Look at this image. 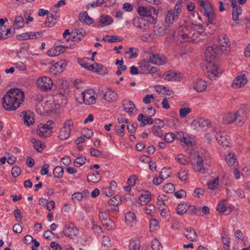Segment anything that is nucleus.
Segmentation results:
<instances>
[{
  "label": "nucleus",
  "instance_id": "f257e3e1",
  "mask_svg": "<svg viewBox=\"0 0 250 250\" xmlns=\"http://www.w3.org/2000/svg\"><path fill=\"white\" fill-rule=\"evenodd\" d=\"M24 99L23 91L18 88H12L9 90L3 96L2 106L7 111H13L20 107Z\"/></svg>",
  "mask_w": 250,
  "mask_h": 250
},
{
  "label": "nucleus",
  "instance_id": "f03ea898",
  "mask_svg": "<svg viewBox=\"0 0 250 250\" xmlns=\"http://www.w3.org/2000/svg\"><path fill=\"white\" fill-rule=\"evenodd\" d=\"M181 32V36L183 39H187V41L194 40L195 37H197L203 32L202 31H197L194 27V24H186L184 27H182Z\"/></svg>",
  "mask_w": 250,
  "mask_h": 250
},
{
  "label": "nucleus",
  "instance_id": "7ed1b4c3",
  "mask_svg": "<svg viewBox=\"0 0 250 250\" xmlns=\"http://www.w3.org/2000/svg\"><path fill=\"white\" fill-rule=\"evenodd\" d=\"M200 5L203 8V13L208 19V23L207 25L208 26L209 24L213 23L215 19V15L212 6L208 0H201Z\"/></svg>",
  "mask_w": 250,
  "mask_h": 250
},
{
  "label": "nucleus",
  "instance_id": "20e7f679",
  "mask_svg": "<svg viewBox=\"0 0 250 250\" xmlns=\"http://www.w3.org/2000/svg\"><path fill=\"white\" fill-rule=\"evenodd\" d=\"M137 12L141 16L145 17L150 20V22H154L157 17L156 10L152 6L147 7L139 6L137 9Z\"/></svg>",
  "mask_w": 250,
  "mask_h": 250
},
{
  "label": "nucleus",
  "instance_id": "39448f33",
  "mask_svg": "<svg viewBox=\"0 0 250 250\" xmlns=\"http://www.w3.org/2000/svg\"><path fill=\"white\" fill-rule=\"evenodd\" d=\"M54 122L52 120L48 121L46 124H40L37 129V134L41 137H48L51 136Z\"/></svg>",
  "mask_w": 250,
  "mask_h": 250
},
{
  "label": "nucleus",
  "instance_id": "423d86ee",
  "mask_svg": "<svg viewBox=\"0 0 250 250\" xmlns=\"http://www.w3.org/2000/svg\"><path fill=\"white\" fill-rule=\"evenodd\" d=\"M85 34V30L82 28L76 29L75 30L74 32H72L71 33H70L68 29H66L63 33L62 36L65 38L67 35H70L69 38L66 39L67 42L69 40H71L73 42H79L83 38Z\"/></svg>",
  "mask_w": 250,
  "mask_h": 250
},
{
  "label": "nucleus",
  "instance_id": "0eeeda50",
  "mask_svg": "<svg viewBox=\"0 0 250 250\" xmlns=\"http://www.w3.org/2000/svg\"><path fill=\"white\" fill-rule=\"evenodd\" d=\"M37 86L41 90L47 91L51 90L53 87V82L52 80L48 77H42L39 78L36 82Z\"/></svg>",
  "mask_w": 250,
  "mask_h": 250
},
{
  "label": "nucleus",
  "instance_id": "6e6552de",
  "mask_svg": "<svg viewBox=\"0 0 250 250\" xmlns=\"http://www.w3.org/2000/svg\"><path fill=\"white\" fill-rule=\"evenodd\" d=\"M218 45H215L216 50L222 53L226 52L229 47V41L228 36L225 34H222L219 36Z\"/></svg>",
  "mask_w": 250,
  "mask_h": 250
},
{
  "label": "nucleus",
  "instance_id": "1a4fd4ad",
  "mask_svg": "<svg viewBox=\"0 0 250 250\" xmlns=\"http://www.w3.org/2000/svg\"><path fill=\"white\" fill-rule=\"evenodd\" d=\"M215 45L208 47L205 52V60L208 63H214L215 60L217 58L218 54L221 53L218 52Z\"/></svg>",
  "mask_w": 250,
  "mask_h": 250
},
{
  "label": "nucleus",
  "instance_id": "9d476101",
  "mask_svg": "<svg viewBox=\"0 0 250 250\" xmlns=\"http://www.w3.org/2000/svg\"><path fill=\"white\" fill-rule=\"evenodd\" d=\"M73 125V123L71 120H67L65 121L63 127L59 132V137L61 140H65L69 138L71 132L70 127Z\"/></svg>",
  "mask_w": 250,
  "mask_h": 250
},
{
  "label": "nucleus",
  "instance_id": "9b49d317",
  "mask_svg": "<svg viewBox=\"0 0 250 250\" xmlns=\"http://www.w3.org/2000/svg\"><path fill=\"white\" fill-rule=\"evenodd\" d=\"M197 160L195 164L192 163V166L193 170L195 171H198L201 173H205L209 167L207 163L204 164L203 159L197 155Z\"/></svg>",
  "mask_w": 250,
  "mask_h": 250
},
{
  "label": "nucleus",
  "instance_id": "f8f14e48",
  "mask_svg": "<svg viewBox=\"0 0 250 250\" xmlns=\"http://www.w3.org/2000/svg\"><path fill=\"white\" fill-rule=\"evenodd\" d=\"M163 78L167 81H180L183 78V74L174 70H169L164 73Z\"/></svg>",
  "mask_w": 250,
  "mask_h": 250
},
{
  "label": "nucleus",
  "instance_id": "ddd939ff",
  "mask_svg": "<svg viewBox=\"0 0 250 250\" xmlns=\"http://www.w3.org/2000/svg\"><path fill=\"white\" fill-rule=\"evenodd\" d=\"M63 232L65 236L73 238L78 234L79 231L73 223H69L65 225Z\"/></svg>",
  "mask_w": 250,
  "mask_h": 250
},
{
  "label": "nucleus",
  "instance_id": "4468645a",
  "mask_svg": "<svg viewBox=\"0 0 250 250\" xmlns=\"http://www.w3.org/2000/svg\"><path fill=\"white\" fill-rule=\"evenodd\" d=\"M167 58L164 55L159 54H153L149 59L150 62L157 65H164L167 63Z\"/></svg>",
  "mask_w": 250,
  "mask_h": 250
},
{
  "label": "nucleus",
  "instance_id": "2eb2a0df",
  "mask_svg": "<svg viewBox=\"0 0 250 250\" xmlns=\"http://www.w3.org/2000/svg\"><path fill=\"white\" fill-rule=\"evenodd\" d=\"M133 25L140 29L146 30L148 28L149 23L143 17H135L133 20Z\"/></svg>",
  "mask_w": 250,
  "mask_h": 250
},
{
  "label": "nucleus",
  "instance_id": "dca6fc26",
  "mask_svg": "<svg viewBox=\"0 0 250 250\" xmlns=\"http://www.w3.org/2000/svg\"><path fill=\"white\" fill-rule=\"evenodd\" d=\"M66 65L64 61L62 60L60 62H58L50 67V72L53 75L60 74L65 69Z\"/></svg>",
  "mask_w": 250,
  "mask_h": 250
},
{
  "label": "nucleus",
  "instance_id": "f3484780",
  "mask_svg": "<svg viewBox=\"0 0 250 250\" xmlns=\"http://www.w3.org/2000/svg\"><path fill=\"white\" fill-rule=\"evenodd\" d=\"M140 74H154L157 72L158 68L149 64V62H145L140 66Z\"/></svg>",
  "mask_w": 250,
  "mask_h": 250
},
{
  "label": "nucleus",
  "instance_id": "a211bd4d",
  "mask_svg": "<svg viewBox=\"0 0 250 250\" xmlns=\"http://www.w3.org/2000/svg\"><path fill=\"white\" fill-rule=\"evenodd\" d=\"M247 78L245 74H241L234 79L232 83V86L234 88L243 87L247 83Z\"/></svg>",
  "mask_w": 250,
  "mask_h": 250
},
{
  "label": "nucleus",
  "instance_id": "6ab92c4d",
  "mask_svg": "<svg viewBox=\"0 0 250 250\" xmlns=\"http://www.w3.org/2000/svg\"><path fill=\"white\" fill-rule=\"evenodd\" d=\"M81 95V97L83 99V103L85 104H94L96 102V98L95 97L91 95L88 91H84V92H83Z\"/></svg>",
  "mask_w": 250,
  "mask_h": 250
},
{
  "label": "nucleus",
  "instance_id": "aec40b11",
  "mask_svg": "<svg viewBox=\"0 0 250 250\" xmlns=\"http://www.w3.org/2000/svg\"><path fill=\"white\" fill-rule=\"evenodd\" d=\"M184 235L191 242L196 241L198 237L195 230L191 227L186 228L185 229Z\"/></svg>",
  "mask_w": 250,
  "mask_h": 250
},
{
  "label": "nucleus",
  "instance_id": "412c9836",
  "mask_svg": "<svg viewBox=\"0 0 250 250\" xmlns=\"http://www.w3.org/2000/svg\"><path fill=\"white\" fill-rule=\"evenodd\" d=\"M215 138L218 143L223 146L228 147L229 146V142L227 140L226 135L225 132H216Z\"/></svg>",
  "mask_w": 250,
  "mask_h": 250
},
{
  "label": "nucleus",
  "instance_id": "4be33fe9",
  "mask_svg": "<svg viewBox=\"0 0 250 250\" xmlns=\"http://www.w3.org/2000/svg\"><path fill=\"white\" fill-rule=\"evenodd\" d=\"M21 114L23 116L24 124L27 125H31L34 123V114L30 111H24Z\"/></svg>",
  "mask_w": 250,
  "mask_h": 250
},
{
  "label": "nucleus",
  "instance_id": "5701e85b",
  "mask_svg": "<svg viewBox=\"0 0 250 250\" xmlns=\"http://www.w3.org/2000/svg\"><path fill=\"white\" fill-rule=\"evenodd\" d=\"M24 18H25V13L23 14V16L19 15L16 16L13 23L14 29H18L24 27L25 23Z\"/></svg>",
  "mask_w": 250,
  "mask_h": 250
},
{
  "label": "nucleus",
  "instance_id": "b1692460",
  "mask_svg": "<svg viewBox=\"0 0 250 250\" xmlns=\"http://www.w3.org/2000/svg\"><path fill=\"white\" fill-rule=\"evenodd\" d=\"M88 70L94 72L99 73L101 74H105L107 71V69L102 64L98 63H94L89 65Z\"/></svg>",
  "mask_w": 250,
  "mask_h": 250
},
{
  "label": "nucleus",
  "instance_id": "393cba45",
  "mask_svg": "<svg viewBox=\"0 0 250 250\" xmlns=\"http://www.w3.org/2000/svg\"><path fill=\"white\" fill-rule=\"evenodd\" d=\"M194 89L198 92H202L207 88L206 82L201 79H198L194 83Z\"/></svg>",
  "mask_w": 250,
  "mask_h": 250
},
{
  "label": "nucleus",
  "instance_id": "a878e982",
  "mask_svg": "<svg viewBox=\"0 0 250 250\" xmlns=\"http://www.w3.org/2000/svg\"><path fill=\"white\" fill-rule=\"evenodd\" d=\"M103 97L108 102H114L117 99V94L115 91L108 89L104 94Z\"/></svg>",
  "mask_w": 250,
  "mask_h": 250
},
{
  "label": "nucleus",
  "instance_id": "bb28decb",
  "mask_svg": "<svg viewBox=\"0 0 250 250\" xmlns=\"http://www.w3.org/2000/svg\"><path fill=\"white\" fill-rule=\"evenodd\" d=\"M178 18L177 14L169 10L166 16L165 22L168 26H169L173 23L174 21L177 20Z\"/></svg>",
  "mask_w": 250,
  "mask_h": 250
},
{
  "label": "nucleus",
  "instance_id": "cd10ccee",
  "mask_svg": "<svg viewBox=\"0 0 250 250\" xmlns=\"http://www.w3.org/2000/svg\"><path fill=\"white\" fill-rule=\"evenodd\" d=\"M217 211L220 213L228 215L231 212V208L225 205V200L221 201L218 205Z\"/></svg>",
  "mask_w": 250,
  "mask_h": 250
},
{
  "label": "nucleus",
  "instance_id": "c85d7f7f",
  "mask_svg": "<svg viewBox=\"0 0 250 250\" xmlns=\"http://www.w3.org/2000/svg\"><path fill=\"white\" fill-rule=\"evenodd\" d=\"M79 20L81 22L86 24H90L93 22V20L91 18L86 12L81 13L79 14Z\"/></svg>",
  "mask_w": 250,
  "mask_h": 250
},
{
  "label": "nucleus",
  "instance_id": "c756f323",
  "mask_svg": "<svg viewBox=\"0 0 250 250\" xmlns=\"http://www.w3.org/2000/svg\"><path fill=\"white\" fill-rule=\"evenodd\" d=\"M213 68L210 71H208L207 73V76L210 80L215 79L218 74L221 72L219 71L218 68L216 66L214 62L212 63Z\"/></svg>",
  "mask_w": 250,
  "mask_h": 250
},
{
  "label": "nucleus",
  "instance_id": "7c9ffc66",
  "mask_svg": "<svg viewBox=\"0 0 250 250\" xmlns=\"http://www.w3.org/2000/svg\"><path fill=\"white\" fill-rule=\"evenodd\" d=\"M150 192L149 191H146L145 194H141L139 197V200L141 206L146 205L150 201Z\"/></svg>",
  "mask_w": 250,
  "mask_h": 250
},
{
  "label": "nucleus",
  "instance_id": "2f4dec72",
  "mask_svg": "<svg viewBox=\"0 0 250 250\" xmlns=\"http://www.w3.org/2000/svg\"><path fill=\"white\" fill-rule=\"evenodd\" d=\"M237 117L236 112H229L226 114L223 118V122L224 124H229L235 121V118Z\"/></svg>",
  "mask_w": 250,
  "mask_h": 250
},
{
  "label": "nucleus",
  "instance_id": "473e14b6",
  "mask_svg": "<svg viewBox=\"0 0 250 250\" xmlns=\"http://www.w3.org/2000/svg\"><path fill=\"white\" fill-rule=\"evenodd\" d=\"M57 17H55L53 14H51V16H48L44 22L46 27H51L55 25L56 23Z\"/></svg>",
  "mask_w": 250,
  "mask_h": 250
},
{
  "label": "nucleus",
  "instance_id": "72a5a7b5",
  "mask_svg": "<svg viewBox=\"0 0 250 250\" xmlns=\"http://www.w3.org/2000/svg\"><path fill=\"white\" fill-rule=\"evenodd\" d=\"M227 163L229 166H233L235 167L237 165L236 159L234 158V154L229 153L226 157Z\"/></svg>",
  "mask_w": 250,
  "mask_h": 250
},
{
  "label": "nucleus",
  "instance_id": "f704fd0d",
  "mask_svg": "<svg viewBox=\"0 0 250 250\" xmlns=\"http://www.w3.org/2000/svg\"><path fill=\"white\" fill-rule=\"evenodd\" d=\"M188 210V204L186 203L179 204L176 208L177 213L179 215H183L186 213Z\"/></svg>",
  "mask_w": 250,
  "mask_h": 250
},
{
  "label": "nucleus",
  "instance_id": "c9c22d12",
  "mask_svg": "<svg viewBox=\"0 0 250 250\" xmlns=\"http://www.w3.org/2000/svg\"><path fill=\"white\" fill-rule=\"evenodd\" d=\"M100 21L104 26H106L110 24L113 22V19L110 16L103 15L100 17Z\"/></svg>",
  "mask_w": 250,
  "mask_h": 250
},
{
  "label": "nucleus",
  "instance_id": "e433bc0d",
  "mask_svg": "<svg viewBox=\"0 0 250 250\" xmlns=\"http://www.w3.org/2000/svg\"><path fill=\"white\" fill-rule=\"evenodd\" d=\"M199 127L202 130H205L207 129L210 124V122L208 120L200 118L198 121Z\"/></svg>",
  "mask_w": 250,
  "mask_h": 250
},
{
  "label": "nucleus",
  "instance_id": "4c0bfd02",
  "mask_svg": "<svg viewBox=\"0 0 250 250\" xmlns=\"http://www.w3.org/2000/svg\"><path fill=\"white\" fill-rule=\"evenodd\" d=\"M179 179L181 181H186L188 178V172L185 168H182L178 173Z\"/></svg>",
  "mask_w": 250,
  "mask_h": 250
},
{
  "label": "nucleus",
  "instance_id": "58836bf2",
  "mask_svg": "<svg viewBox=\"0 0 250 250\" xmlns=\"http://www.w3.org/2000/svg\"><path fill=\"white\" fill-rule=\"evenodd\" d=\"M121 202V198L120 196L115 195L110 198L108 201V204L109 205L117 207Z\"/></svg>",
  "mask_w": 250,
  "mask_h": 250
},
{
  "label": "nucleus",
  "instance_id": "ea45409f",
  "mask_svg": "<svg viewBox=\"0 0 250 250\" xmlns=\"http://www.w3.org/2000/svg\"><path fill=\"white\" fill-rule=\"evenodd\" d=\"M171 173V168L164 167L161 170L160 173V177L162 179H167L169 177H170Z\"/></svg>",
  "mask_w": 250,
  "mask_h": 250
},
{
  "label": "nucleus",
  "instance_id": "a19ab883",
  "mask_svg": "<svg viewBox=\"0 0 250 250\" xmlns=\"http://www.w3.org/2000/svg\"><path fill=\"white\" fill-rule=\"evenodd\" d=\"M31 141L33 144V146L34 148L38 152L42 151L43 149V147L44 146V145L43 144H42L40 141H37L35 139H32Z\"/></svg>",
  "mask_w": 250,
  "mask_h": 250
},
{
  "label": "nucleus",
  "instance_id": "79ce46f5",
  "mask_svg": "<svg viewBox=\"0 0 250 250\" xmlns=\"http://www.w3.org/2000/svg\"><path fill=\"white\" fill-rule=\"evenodd\" d=\"M63 169L62 167L57 166L55 167L53 170V175L55 178H60L62 177Z\"/></svg>",
  "mask_w": 250,
  "mask_h": 250
},
{
  "label": "nucleus",
  "instance_id": "37998d69",
  "mask_svg": "<svg viewBox=\"0 0 250 250\" xmlns=\"http://www.w3.org/2000/svg\"><path fill=\"white\" fill-rule=\"evenodd\" d=\"M175 159L178 163L183 165H185L189 163L188 159L181 154H178Z\"/></svg>",
  "mask_w": 250,
  "mask_h": 250
},
{
  "label": "nucleus",
  "instance_id": "c03bdc74",
  "mask_svg": "<svg viewBox=\"0 0 250 250\" xmlns=\"http://www.w3.org/2000/svg\"><path fill=\"white\" fill-rule=\"evenodd\" d=\"M123 105L124 107V110L128 113H132L135 107L133 103L130 101H127L126 104H124Z\"/></svg>",
  "mask_w": 250,
  "mask_h": 250
},
{
  "label": "nucleus",
  "instance_id": "a18cd8bd",
  "mask_svg": "<svg viewBox=\"0 0 250 250\" xmlns=\"http://www.w3.org/2000/svg\"><path fill=\"white\" fill-rule=\"evenodd\" d=\"M125 125L122 124L120 126L119 125H116L115 126V130L116 134L120 137H123L125 135Z\"/></svg>",
  "mask_w": 250,
  "mask_h": 250
},
{
  "label": "nucleus",
  "instance_id": "49530a36",
  "mask_svg": "<svg viewBox=\"0 0 250 250\" xmlns=\"http://www.w3.org/2000/svg\"><path fill=\"white\" fill-rule=\"evenodd\" d=\"M86 158L84 157L80 156L74 160L73 163L75 166L79 167L85 163Z\"/></svg>",
  "mask_w": 250,
  "mask_h": 250
},
{
  "label": "nucleus",
  "instance_id": "de8ad7c7",
  "mask_svg": "<svg viewBox=\"0 0 250 250\" xmlns=\"http://www.w3.org/2000/svg\"><path fill=\"white\" fill-rule=\"evenodd\" d=\"M242 13V9L240 6L236 7V9H233L232 12V19L234 21L238 20L239 15Z\"/></svg>",
  "mask_w": 250,
  "mask_h": 250
},
{
  "label": "nucleus",
  "instance_id": "09e8293b",
  "mask_svg": "<svg viewBox=\"0 0 250 250\" xmlns=\"http://www.w3.org/2000/svg\"><path fill=\"white\" fill-rule=\"evenodd\" d=\"M163 190L167 193H172L175 190L174 185L171 183L166 184L163 187Z\"/></svg>",
  "mask_w": 250,
  "mask_h": 250
},
{
  "label": "nucleus",
  "instance_id": "8fccbe9b",
  "mask_svg": "<svg viewBox=\"0 0 250 250\" xmlns=\"http://www.w3.org/2000/svg\"><path fill=\"white\" fill-rule=\"evenodd\" d=\"M125 217L126 222H133L136 220L135 214L132 212L126 213Z\"/></svg>",
  "mask_w": 250,
  "mask_h": 250
},
{
  "label": "nucleus",
  "instance_id": "3c124183",
  "mask_svg": "<svg viewBox=\"0 0 250 250\" xmlns=\"http://www.w3.org/2000/svg\"><path fill=\"white\" fill-rule=\"evenodd\" d=\"M87 180L89 182L97 183L101 180V176H97L94 173H90L87 176Z\"/></svg>",
  "mask_w": 250,
  "mask_h": 250
},
{
  "label": "nucleus",
  "instance_id": "603ef678",
  "mask_svg": "<svg viewBox=\"0 0 250 250\" xmlns=\"http://www.w3.org/2000/svg\"><path fill=\"white\" fill-rule=\"evenodd\" d=\"M130 250H139L140 248V242L138 240H133L129 244Z\"/></svg>",
  "mask_w": 250,
  "mask_h": 250
},
{
  "label": "nucleus",
  "instance_id": "864d4df0",
  "mask_svg": "<svg viewBox=\"0 0 250 250\" xmlns=\"http://www.w3.org/2000/svg\"><path fill=\"white\" fill-rule=\"evenodd\" d=\"M151 246L153 250H160V248H162L161 244L156 238L152 241Z\"/></svg>",
  "mask_w": 250,
  "mask_h": 250
},
{
  "label": "nucleus",
  "instance_id": "5fc2aeb1",
  "mask_svg": "<svg viewBox=\"0 0 250 250\" xmlns=\"http://www.w3.org/2000/svg\"><path fill=\"white\" fill-rule=\"evenodd\" d=\"M101 222L103 226L106 227L108 229H111L115 226L114 223L110 218L105 220L104 221H103Z\"/></svg>",
  "mask_w": 250,
  "mask_h": 250
},
{
  "label": "nucleus",
  "instance_id": "6e6d98bb",
  "mask_svg": "<svg viewBox=\"0 0 250 250\" xmlns=\"http://www.w3.org/2000/svg\"><path fill=\"white\" fill-rule=\"evenodd\" d=\"M49 167V166L48 164H44L41 169V174L42 175H47L48 177L51 176V173H48Z\"/></svg>",
  "mask_w": 250,
  "mask_h": 250
},
{
  "label": "nucleus",
  "instance_id": "4d7b16f0",
  "mask_svg": "<svg viewBox=\"0 0 250 250\" xmlns=\"http://www.w3.org/2000/svg\"><path fill=\"white\" fill-rule=\"evenodd\" d=\"M219 184V179L218 178L212 180L208 184V188L210 189H215L217 188Z\"/></svg>",
  "mask_w": 250,
  "mask_h": 250
},
{
  "label": "nucleus",
  "instance_id": "13d9d810",
  "mask_svg": "<svg viewBox=\"0 0 250 250\" xmlns=\"http://www.w3.org/2000/svg\"><path fill=\"white\" fill-rule=\"evenodd\" d=\"M191 111V109L189 107L182 108L179 110L180 116L181 118H184Z\"/></svg>",
  "mask_w": 250,
  "mask_h": 250
},
{
  "label": "nucleus",
  "instance_id": "bf43d9fd",
  "mask_svg": "<svg viewBox=\"0 0 250 250\" xmlns=\"http://www.w3.org/2000/svg\"><path fill=\"white\" fill-rule=\"evenodd\" d=\"M107 2V0H96L95 1L89 4L91 6V7L94 8L95 7L101 6L103 5V4H105V2Z\"/></svg>",
  "mask_w": 250,
  "mask_h": 250
},
{
  "label": "nucleus",
  "instance_id": "052dcab7",
  "mask_svg": "<svg viewBox=\"0 0 250 250\" xmlns=\"http://www.w3.org/2000/svg\"><path fill=\"white\" fill-rule=\"evenodd\" d=\"M21 173V169L18 166H14L11 169V174L14 177L19 176Z\"/></svg>",
  "mask_w": 250,
  "mask_h": 250
},
{
  "label": "nucleus",
  "instance_id": "680f3d73",
  "mask_svg": "<svg viewBox=\"0 0 250 250\" xmlns=\"http://www.w3.org/2000/svg\"><path fill=\"white\" fill-rule=\"evenodd\" d=\"M82 134L85 138H90L93 134V131L91 129L85 128L82 129Z\"/></svg>",
  "mask_w": 250,
  "mask_h": 250
},
{
  "label": "nucleus",
  "instance_id": "e2e57ef3",
  "mask_svg": "<svg viewBox=\"0 0 250 250\" xmlns=\"http://www.w3.org/2000/svg\"><path fill=\"white\" fill-rule=\"evenodd\" d=\"M83 197V195L81 192H75L72 195V199L74 202L81 201Z\"/></svg>",
  "mask_w": 250,
  "mask_h": 250
},
{
  "label": "nucleus",
  "instance_id": "0e129e2a",
  "mask_svg": "<svg viewBox=\"0 0 250 250\" xmlns=\"http://www.w3.org/2000/svg\"><path fill=\"white\" fill-rule=\"evenodd\" d=\"M130 53V56L129 58H136L138 56V49L136 48L130 47L129 48L128 52H126V53Z\"/></svg>",
  "mask_w": 250,
  "mask_h": 250
},
{
  "label": "nucleus",
  "instance_id": "69168bd1",
  "mask_svg": "<svg viewBox=\"0 0 250 250\" xmlns=\"http://www.w3.org/2000/svg\"><path fill=\"white\" fill-rule=\"evenodd\" d=\"M30 33L26 32L17 36V39L19 40H27L30 39Z\"/></svg>",
  "mask_w": 250,
  "mask_h": 250
},
{
  "label": "nucleus",
  "instance_id": "338daca9",
  "mask_svg": "<svg viewBox=\"0 0 250 250\" xmlns=\"http://www.w3.org/2000/svg\"><path fill=\"white\" fill-rule=\"evenodd\" d=\"M90 154L96 157H102V153L101 152L96 148H91L89 151Z\"/></svg>",
  "mask_w": 250,
  "mask_h": 250
},
{
  "label": "nucleus",
  "instance_id": "774afa93",
  "mask_svg": "<svg viewBox=\"0 0 250 250\" xmlns=\"http://www.w3.org/2000/svg\"><path fill=\"white\" fill-rule=\"evenodd\" d=\"M137 127L138 124L136 123H132V124L126 126L128 131L131 133H134L136 131Z\"/></svg>",
  "mask_w": 250,
  "mask_h": 250
}]
</instances>
